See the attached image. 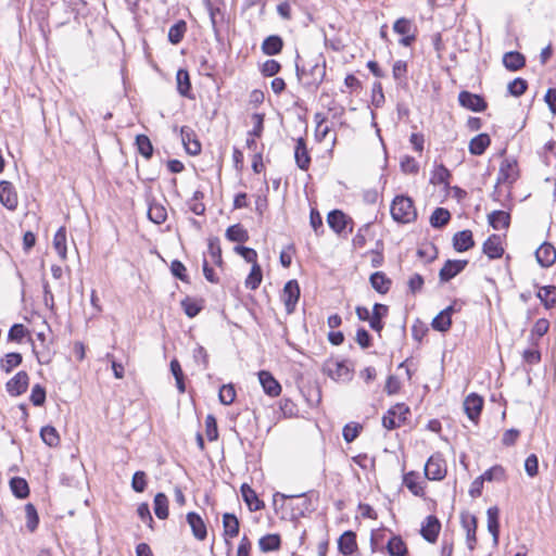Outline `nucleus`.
<instances>
[{"label": "nucleus", "instance_id": "obj_19", "mask_svg": "<svg viewBox=\"0 0 556 556\" xmlns=\"http://www.w3.org/2000/svg\"><path fill=\"white\" fill-rule=\"evenodd\" d=\"M327 222L329 227L339 235L342 233L350 224H352V219L340 210L329 212Z\"/></svg>", "mask_w": 556, "mask_h": 556}, {"label": "nucleus", "instance_id": "obj_38", "mask_svg": "<svg viewBox=\"0 0 556 556\" xmlns=\"http://www.w3.org/2000/svg\"><path fill=\"white\" fill-rule=\"evenodd\" d=\"M536 296L545 308H552L556 304V286H544L539 289Z\"/></svg>", "mask_w": 556, "mask_h": 556}, {"label": "nucleus", "instance_id": "obj_4", "mask_svg": "<svg viewBox=\"0 0 556 556\" xmlns=\"http://www.w3.org/2000/svg\"><path fill=\"white\" fill-rule=\"evenodd\" d=\"M409 407L404 403L391 406L382 417V426L388 430H394L405 424Z\"/></svg>", "mask_w": 556, "mask_h": 556}, {"label": "nucleus", "instance_id": "obj_53", "mask_svg": "<svg viewBox=\"0 0 556 556\" xmlns=\"http://www.w3.org/2000/svg\"><path fill=\"white\" fill-rule=\"evenodd\" d=\"M208 254L216 265L220 266L223 264L222 248L217 237H212L208 239Z\"/></svg>", "mask_w": 556, "mask_h": 556}, {"label": "nucleus", "instance_id": "obj_62", "mask_svg": "<svg viewBox=\"0 0 556 556\" xmlns=\"http://www.w3.org/2000/svg\"><path fill=\"white\" fill-rule=\"evenodd\" d=\"M401 170L405 174H417L419 170V165L417 161L409 155H405L400 163Z\"/></svg>", "mask_w": 556, "mask_h": 556}, {"label": "nucleus", "instance_id": "obj_24", "mask_svg": "<svg viewBox=\"0 0 556 556\" xmlns=\"http://www.w3.org/2000/svg\"><path fill=\"white\" fill-rule=\"evenodd\" d=\"M475 240L471 230L458 231L453 237V248L457 252H466L473 248Z\"/></svg>", "mask_w": 556, "mask_h": 556}, {"label": "nucleus", "instance_id": "obj_51", "mask_svg": "<svg viewBox=\"0 0 556 556\" xmlns=\"http://www.w3.org/2000/svg\"><path fill=\"white\" fill-rule=\"evenodd\" d=\"M262 279L263 271L261 266L257 263L252 264L251 271L245 279V287L250 290H256L260 287Z\"/></svg>", "mask_w": 556, "mask_h": 556}, {"label": "nucleus", "instance_id": "obj_57", "mask_svg": "<svg viewBox=\"0 0 556 556\" xmlns=\"http://www.w3.org/2000/svg\"><path fill=\"white\" fill-rule=\"evenodd\" d=\"M452 326L450 316H445L442 311L432 319L431 327L440 332H446Z\"/></svg>", "mask_w": 556, "mask_h": 556}, {"label": "nucleus", "instance_id": "obj_21", "mask_svg": "<svg viewBox=\"0 0 556 556\" xmlns=\"http://www.w3.org/2000/svg\"><path fill=\"white\" fill-rule=\"evenodd\" d=\"M177 91L181 97L190 100L194 99L192 93V85L190 80L189 72L185 68H179L176 73Z\"/></svg>", "mask_w": 556, "mask_h": 556}, {"label": "nucleus", "instance_id": "obj_27", "mask_svg": "<svg viewBox=\"0 0 556 556\" xmlns=\"http://www.w3.org/2000/svg\"><path fill=\"white\" fill-rule=\"evenodd\" d=\"M369 282L371 288L380 294L388 293L392 285V280L383 271L372 273L369 277Z\"/></svg>", "mask_w": 556, "mask_h": 556}, {"label": "nucleus", "instance_id": "obj_23", "mask_svg": "<svg viewBox=\"0 0 556 556\" xmlns=\"http://www.w3.org/2000/svg\"><path fill=\"white\" fill-rule=\"evenodd\" d=\"M187 522L190 526L192 534L194 535L195 539H198L199 541L205 540L207 535V530L202 517L199 514L194 511L188 513Z\"/></svg>", "mask_w": 556, "mask_h": 556}, {"label": "nucleus", "instance_id": "obj_47", "mask_svg": "<svg viewBox=\"0 0 556 556\" xmlns=\"http://www.w3.org/2000/svg\"><path fill=\"white\" fill-rule=\"evenodd\" d=\"M23 356L21 353L11 352L4 355L3 358H1L0 367L3 371L7 374L11 372L15 367L20 366L22 364Z\"/></svg>", "mask_w": 556, "mask_h": 556}, {"label": "nucleus", "instance_id": "obj_49", "mask_svg": "<svg viewBox=\"0 0 556 556\" xmlns=\"http://www.w3.org/2000/svg\"><path fill=\"white\" fill-rule=\"evenodd\" d=\"M387 549L391 556H404L407 553L406 544L399 535H394L388 541Z\"/></svg>", "mask_w": 556, "mask_h": 556}, {"label": "nucleus", "instance_id": "obj_29", "mask_svg": "<svg viewBox=\"0 0 556 556\" xmlns=\"http://www.w3.org/2000/svg\"><path fill=\"white\" fill-rule=\"evenodd\" d=\"M338 548L343 555H352L357 548L356 534L353 531H345L338 540Z\"/></svg>", "mask_w": 556, "mask_h": 556}, {"label": "nucleus", "instance_id": "obj_16", "mask_svg": "<svg viewBox=\"0 0 556 556\" xmlns=\"http://www.w3.org/2000/svg\"><path fill=\"white\" fill-rule=\"evenodd\" d=\"M535 258L540 266L548 268L556 262V249L549 242H543L535 251Z\"/></svg>", "mask_w": 556, "mask_h": 556}, {"label": "nucleus", "instance_id": "obj_61", "mask_svg": "<svg viewBox=\"0 0 556 556\" xmlns=\"http://www.w3.org/2000/svg\"><path fill=\"white\" fill-rule=\"evenodd\" d=\"M505 477V470L502 466H493L486 471H484L480 479L484 481H493V480H502Z\"/></svg>", "mask_w": 556, "mask_h": 556}, {"label": "nucleus", "instance_id": "obj_40", "mask_svg": "<svg viewBox=\"0 0 556 556\" xmlns=\"http://www.w3.org/2000/svg\"><path fill=\"white\" fill-rule=\"evenodd\" d=\"M451 213L444 207H437L430 216V225L433 228L440 229L448 224Z\"/></svg>", "mask_w": 556, "mask_h": 556}, {"label": "nucleus", "instance_id": "obj_52", "mask_svg": "<svg viewBox=\"0 0 556 556\" xmlns=\"http://www.w3.org/2000/svg\"><path fill=\"white\" fill-rule=\"evenodd\" d=\"M26 528L29 532H35L39 525V515L34 504L25 505Z\"/></svg>", "mask_w": 556, "mask_h": 556}, {"label": "nucleus", "instance_id": "obj_13", "mask_svg": "<svg viewBox=\"0 0 556 556\" xmlns=\"http://www.w3.org/2000/svg\"><path fill=\"white\" fill-rule=\"evenodd\" d=\"M28 384V374L25 370H21L7 382L5 389L11 396H18L26 392Z\"/></svg>", "mask_w": 556, "mask_h": 556}, {"label": "nucleus", "instance_id": "obj_14", "mask_svg": "<svg viewBox=\"0 0 556 556\" xmlns=\"http://www.w3.org/2000/svg\"><path fill=\"white\" fill-rule=\"evenodd\" d=\"M0 203L10 211H14L17 207V193L12 182L8 180L0 181Z\"/></svg>", "mask_w": 556, "mask_h": 556}, {"label": "nucleus", "instance_id": "obj_11", "mask_svg": "<svg viewBox=\"0 0 556 556\" xmlns=\"http://www.w3.org/2000/svg\"><path fill=\"white\" fill-rule=\"evenodd\" d=\"M281 299L285 303L287 313H292L300 299V287L296 280H289L285 285Z\"/></svg>", "mask_w": 556, "mask_h": 556}, {"label": "nucleus", "instance_id": "obj_5", "mask_svg": "<svg viewBox=\"0 0 556 556\" xmlns=\"http://www.w3.org/2000/svg\"><path fill=\"white\" fill-rule=\"evenodd\" d=\"M324 370L331 379L340 382H348L353 376V368L346 361L330 359L325 364Z\"/></svg>", "mask_w": 556, "mask_h": 556}, {"label": "nucleus", "instance_id": "obj_63", "mask_svg": "<svg viewBox=\"0 0 556 556\" xmlns=\"http://www.w3.org/2000/svg\"><path fill=\"white\" fill-rule=\"evenodd\" d=\"M206 437L210 441H215L218 438L217 421L213 415H207L205 418Z\"/></svg>", "mask_w": 556, "mask_h": 556}, {"label": "nucleus", "instance_id": "obj_20", "mask_svg": "<svg viewBox=\"0 0 556 556\" xmlns=\"http://www.w3.org/2000/svg\"><path fill=\"white\" fill-rule=\"evenodd\" d=\"M294 159L298 167L307 170L311 165V154L303 138H299L294 148Z\"/></svg>", "mask_w": 556, "mask_h": 556}, {"label": "nucleus", "instance_id": "obj_9", "mask_svg": "<svg viewBox=\"0 0 556 556\" xmlns=\"http://www.w3.org/2000/svg\"><path fill=\"white\" fill-rule=\"evenodd\" d=\"M458 102L460 106L472 112H483L488 108V103L482 96L466 90L458 93Z\"/></svg>", "mask_w": 556, "mask_h": 556}, {"label": "nucleus", "instance_id": "obj_33", "mask_svg": "<svg viewBox=\"0 0 556 556\" xmlns=\"http://www.w3.org/2000/svg\"><path fill=\"white\" fill-rule=\"evenodd\" d=\"M180 305L189 318H194L203 309L204 300L186 296L181 300Z\"/></svg>", "mask_w": 556, "mask_h": 556}, {"label": "nucleus", "instance_id": "obj_18", "mask_svg": "<svg viewBox=\"0 0 556 556\" xmlns=\"http://www.w3.org/2000/svg\"><path fill=\"white\" fill-rule=\"evenodd\" d=\"M223 528L225 542L228 546V549L230 551L231 542L228 540V538H236L240 531V523L235 514L225 513L223 515Z\"/></svg>", "mask_w": 556, "mask_h": 556}, {"label": "nucleus", "instance_id": "obj_36", "mask_svg": "<svg viewBox=\"0 0 556 556\" xmlns=\"http://www.w3.org/2000/svg\"><path fill=\"white\" fill-rule=\"evenodd\" d=\"M407 62L403 60H397L394 62L392 66V76L394 80L396 81L397 86L401 88L407 87L408 79H407Z\"/></svg>", "mask_w": 556, "mask_h": 556}, {"label": "nucleus", "instance_id": "obj_54", "mask_svg": "<svg viewBox=\"0 0 556 556\" xmlns=\"http://www.w3.org/2000/svg\"><path fill=\"white\" fill-rule=\"evenodd\" d=\"M251 118L253 121V128L249 130L247 135L249 137L261 138L264 131L265 115L263 113H253Z\"/></svg>", "mask_w": 556, "mask_h": 556}, {"label": "nucleus", "instance_id": "obj_10", "mask_svg": "<svg viewBox=\"0 0 556 556\" xmlns=\"http://www.w3.org/2000/svg\"><path fill=\"white\" fill-rule=\"evenodd\" d=\"M467 260H447L439 271L441 282H447L458 274H460L467 266Z\"/></svg>", "mask_w": 556, "mask_h": 556}, {"label": "nucleus", "instance_id": "obj_32", "mask_svg": "<svg viewBox=\"0 0 556 556\" xmlns=\"http://www.w3.org/2000/svg\"><path fill=\"white\" fill-rule=\"evenodd\" d=\"M283 48V40L278 35H270L264 39L262 43V51L266 55H276L281 52Z\"/></svg>", "mask_w": 556, "mask_h": 556}, {"label": "nucleus", "instance_id": "obj_46", "mask_svg": "<svg viewBox=\"0 0 556 556\" xmlns=\"http://www.w3.org/2000/svg\"><path fill=\"white\" fill-rule=\"evenodd\" d=\"M40 438L50 447H56L61 441L58 430L49 425L41 428Z\"/></svg>", "mask_w": 556, "mask_h": 556}, {"label": "nucleus", "instance_id": "obj_12", "mask_svg": "<svg viewBox=\"0 0 556 556\" xmlns=\"http://www.w3.org/2000/svg\"><path fill=\"white\" fill-rule=\"evenodd\" d=\"M483 397L477 393H470L464 400V410L467 417L477 422L483 408Z\"/></svg>", "mask_w": 556, "mask_h": 556}, {"label": "nucleus", "instance_id": "obj_7", "mask_svg": "<svg viewBox=\"0 0 556 556\" xmlns=\"http://www.w3.org/2000/svg\"><path fill=\"white\" fill-rule=\"evenodd\" d=\"M518 178V165L515 159H505L502 161L496 179V186L501 184L511 185Z\"/></svg>", "mask_w": 556, "mask_h": 556}, {"label": "nucleus", "instance_id": "obj_3", "mask_svg": "<svg viewBox=\"0 0 556 556\" xmlns=\"http://www.w3.org/2000/svg\"><path fill=\"white\" fill-rule=\"evenodd\" d=\"M318 116V114H315V122L317 123L315 126V141L319 146L318 152L321 153V157H325L326 154L331 156L337 140L336 132L329 129L324 121H317Z\"/></svg>", "mask_w": 556, "mask_h": 556}, {"label": "nucleus", "instance_id": "obj_56", "mask_svg": "<svg viewBox=\"0 0 556 556\" xmlns=\"http://www.w3.org/2000/svg\"><path fill=\"white\" fill-rule=\"evenodd\" d=\"M47 392L45 387L37 383L31 388L29 401L34 406H42L46 403Z\"/></svg>", "mask_w": 556, "mask_h": 556}, {"label": "nucleus", "instance_id": "obj_50", "mask_svg": "<svg viewBox=\"0 0 556 556\" xmlns=\"http://www.w3.org/2000/svg\"><path fill=\"white\" fill-rule=\"evenodd\" d=\"M136 146L138 152L147 160L153 155V146L148 136L140 134L136 136Z\"/></svg>", "mask_w": 556, "mask_h": 556}, {"label": "nucleus", "instance_id": "obj_58", "mask_svg": "<svg viewBox=\"0 0 556 556\" xmlns=\"http://www.w3.org/2000/svg\"><path fill=\"white\" fill-rule=\"evenodd\" d=\"M542 359L541 352L538 346L531 345V348L526 349L522 352V361L527 365L534 366L538 365Z\"/></svg>", "mask_w": 556, "mask_h": 556}, {"label": "nucleus", "instance_id": "obj_6", "mask_svg": "<svg viewBox=\"0 0 556 556\" xmlns=\"http://www.w3.org/2000/svg\"><path fill=\"white\" fill-rule=\"evenodd\" d=\"M425 476L429 480L440 481L446 476V463L442 454L434 453L425 465Z\"/></svg>", "mask_w": 556, "mask_h": 556}, {"label": "nucleus", "instance_id": "obj_37", "mask_svg": "<svg viewBox=\"0 0 556 556\" xmlns=\"http://www.w3.org/2000/svg\"><path fill=\"white\" fill-rule=\"evenodd\" d=\"M10 489L16 498L24 500L29 496V485L22 477H13L10 479Z\"/></svg>", "mask_w": 556, "mask_h": 556}, {"label": "nucleus", "instance_id": "obj_30", "mask_svg": "<svg viewBox=\"0 0 556 556\" xmlns=\"http://www.w3.org/2000/svg\"><path fill=\"white\" fill-rule=\"evenodd\" d=\"M549 329V321L546 318L538 319L530 332L528 341L530 345L539 346V340L547 333Z\"/></svg>", "mask_w": 556, "mask_h": 556}, {"label": "nucleus", "instance_id": "obj_41", "mask_svg": "<svg viewBox=\"0 0 556 556\" xmlns=\"http://www.w3.org/2000/svg\"><path fill=\"white\" fill-rule=\"evenodd\" d=\"M226 238L231 242L243 243L249 240V233L240 224L229 226L225 233Z\"/></svg>", "mask_w": 556, "mask_h": 556}, {"label": "nucleus", "instance_id": "obj_39", "mask_svg": "<svg viewBox=\"0 0 556 556\" xmlns=\"http://www.w3.org/2000/svg\"><path fill=\"white\" fill-rule=\"evenodd\" d=\"M418 473L416 471H409L403 476V484L415 495L424 496V488L418 483Z\"/></svg>", "mask_w": 556, "mask_h": 556}, {"label": "nucleus", "instance_id": "obj_43", "mask_svg": "<svg viewBox=\"0 0 556 556\" xmlns=\"http://www.w3.org/2000/svg\"><path fill=\"white\" fill-rule=\"evenodd\" d=\"M281 539L279 534H266L258 541L260 549L264 553L277 551L280 548Z\"/></svg>", "mask_w": 556, "mask_h": 556}, {"label": "nucleus", "instance_id": "obj_28", "mask_svg": "<svg viewBox=\"0 0 556 556\" xmlns=\"http://www.w3.org/2000/svg\"><path fill=\"white\" fill-rule=\"evenodd\" d=\"M503 64L506 70L517 72L526 65V58L518 51H509L503 55Z\"/></svg>", "mask_w": 556, "mask_h": 556}, {"label": "nucleus", "instance_id": "obj_15", "mask_svg": "<svg viewBox=\"0 0 556 556\" xmlns=\"http://www.w3.org/2000/svg\"><path fill=\"white\" fill-rule=\"evenodd\" d=\"M441 530V522L434 516H428L421 525L420 534L429 543H434L438 540Z\"/></svg>", "mask_w": 556, "mask_h": 556}, {"label": "nucleus", "instance_id": "obj_22", "mask_svg": "<svg viewBox=\"0 0 556 556\" xmlns=\"http://www.w3.org/2000/svg\"><path fill=\"white\" fill-rule=\"evenodd\" d=\"M482 251L490 260H496L502 257L504 249L502 247L501 237L497 235H491L484 241L482 245Z\"/></svg>", "mask_w": 556, "mask_h": 556}, {"label": "nucleus", "instance_id": "obj_25", "mask_svg": "<svg viewBox=\"0 0 556 556\" xmlns=\"http://www.w3.org/2000/svg\"><path fill=\"white\" fill-rule=\"evenodd\" d=\"M488 531L493 539V545L497 546L500 538V509L496 506L488 508Z\"/></svg>", "mask_w": 556, "mask_h": 556}, {"label": "nucleus", "instance_id": "obj_35", "mask_svg": "<svg viewBox=\"0 0 556 556\" xmlns=\"http://www.w3.org/2000/svg\"><path fill=\"white\" fill-rule=\"evenodd\" d=\"M451 172L443 164H434L429 182L431 185H450Z\"/></svg>", "mask_w": 556, "mask_h": 556}, {"label": "nucleus", "instance_id": "obj_59", "mask_svg": "<svg viewBox=\"0 0 556 556\" xmlns=\"http://www.w3.org/2000/svg\"><path fill=\"white\" fill-rule=\"evenodd\" d=\"M218 399L222 404L230 405L236 399V390L232 384H224L219 389Z\"/></svg>", "mask_w": 556, "mask_h": 556}, {"label": "nucleus", "instance_id": "obj_42", "mask_svg": "<svg viewBox=\"0 0 556 556\" xmlns=\"http://www.w3.org/2000/svg\"><path fill=\"white\" fill-rule=\"evenodd\" d=\"M53 248L55 249L58 255L61 260H66L67 249H66V229L65 227H60L54 235L53 238Z\"/></svg>", "mask_w": 556, "mask_h": 556}, {"label": "nucleus", "instance_id": "obj_45", "mask_svg": "<svg viewBox=\"0 0 556 556\" xmlns=\"http://www.w3.org/2000/svg\"><path fill=\"white\" fill-rule=\"evenodd\" d=\"M187 31V23L184 20L177 21L168 30V41L178 45L184 39Z\"/></svg>", "mask_w": 556, "mask_h": 556}, {"label": "nucleus", "instance_id": "obj_17", "mask_svg": "<svg viewBox=\"0 0 556 556\" xmlns=\"http://www.w3.org/2000/svg\"><path fill=\"white\" fill-rule=\"evenodd\" d=\"M258 381L264 390V392L271 396H278L281 393V386L275 379V377L267 370H261L257 374Z\"/></svg>", "mask_w": 556, "mask_h": 556}, {"label": "nucleus", "instance_id": "obj_26", "mask_svg": "<svg viewBox=\"0 0 556 556\" xmlns=\"http://www.w3.org/2000/svg\"><path fill=\"white\" fill-rule=\"evenodd\" d=\"M241 495L251 511H257L264 508V503L258 500L255 491L247 483L240 488Z\"/></svg>", "mask_w": 556, "mask_h": 556}, {"label": "nucleus", "instance_id": "obj_34", "mask_svg": "<svg viewBox=\"0 0 556 556\" xmlns=\"http://www.w3.org/2000/svg\"><path fill=\"white\" fill-rule=\"evenodd\" d=\"M491 143L490 136L488 134H479L473 137L469 142V152L472 155H482Z\"/></svg>", "mask_w": 556, "mask_h": 556}, {"label": "nucleus", "instance_id": "obj_55", "mask_svg": "<svg viewBox=\"0 0 556 556\" xmlns=\"http://www.w3.org/2000/svg\"><path fill=\"white\" fill-rule=\"evenodd\" d=\"M528 89V83L526 79L521 77H517L514 80H511L508 86L507 90L509 94L514 97H520L522 96Z\"/></svg>", "mask_w": 556, "mask_h": 556}, {"label": "nucleus", "instance_id": "obj_1", "mask_svg": "<svg viewBox=\"0 0 556 556\" xmlns=\"http://www.w3.org/2000/svg\"><path fill=\"white\" fill-rule=\"evenodd\" d=\"M273 505L277 514L281 513L282 519L298 520L306 513H311V500L307 493L285 495L277 492L274 494Z\"/></svg>", "mask_w": 556, "mask_h": 556}, {"label": "nucleus", "instance_id": "obj_44", "mask_svg": "<svg viewBox=\"0 0 556 556\" xmlns=\"http://www.w3.org/2000/svg\"><path fill=\"white\" fill-rule=\"evenodd\" d=\"M148 217L154 224L160 225L164 223L167 218L166 208L161 203L152 202L149 205Z\"/></svg>", "mask_w": 556, "mask_h": 556}, {"label": "nucleus", "instance_id": "obj_31", "mask_svg": "<svg viewBox=\"0 0 556 556\" xmlns=\"http://www.w3.org/2000/svg\"><path fill=\"white\" fill-rule=\"evenodd\" d=\"M488 220L490 226L495 230L506 229L510 224V215L505 211L496 210L489 214Z\"/></svg>", "mask_w": 556, "mask_h": 556}, {"label": "nucleus", "instance_id": "obj_48", "mask_svg": "<svg viewBox=\"0 0 556 556\" xmlns=\"http://www.w3.org/2000/svg\"><path fill=\"white\" fill-rule=\"evenodd\" d=\"M154 513L159 519H166L168 517V498L164 493H157L154 496Z\"/></svg>", "mask_w": 556, "mask_h": 556}, {"label": "nucleus", "instance_id": "obj_8", "mask_svg": "<svg viewBox=\"0 0 556 556\" xmlns=\"http://www.w3.org/2000/svg\"><path fill=\"white\" fill-rule=\"evenodd\" d=\"M460 523L463 529L466 532V544L470 551H473L477 544V528H478V519L475 515L469 513L460 514Z\"/></svg>", "mask_w": 556, "mask_h": 556}, {"label": "nucleus", "instance_id": "obj_64", "mask_svg": "<svg viewBox=\"0 0 556 556\" xmlns=\"http://www.w3.org/2000/svg\"><path fill=\"white\" fill-rule=\"evenodd\" d=\"M233 250L237 254L241 255L248 263H257V253L254 249L243 245H237L235 247Z\"/></svg>", "mask_w": 556, "mask_h": 556}, {"label": "nucleus", "instance_id": "obj_60", "mask_svg": "<svg viewBox=\"0 0 556 556\" xmlns=\"http://www.w3.org/2000/svg\"><path fill=\"white\" fill-rule=\"evenodd\" d=\"M131 488L137 493H142L147 489V473L138 470L134 473L131 479Z\"/></svg>", "mask_w": 556, "mask_h": 556}, {"label": "nucleus", "instance_id": "obj_2", "mask_svg": "<svg viewBox=\"0 0 556 556\" xmlns=\"http://www.w3.org/2000/svg\"><path fill=\"white\" fill-rule=\"evenodd\" d=\"M391 216L401 224H409L417 218V211L412 198L401 194L396 195L391 203Z\"/></svg>", "mask_w": 556, "mask_h": 556}]
</instances>
